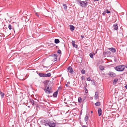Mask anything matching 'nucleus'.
<instances>
[{
	"label": "nucleus",
	"instance_id": "47",
	"mask_svg": "<svg viewBox=\"0 0 127 127\" xmlns=\"http://www.w3.org/2000/svg\"><path fill=\"white\" fill-rule=\"evenodd\" d=\"M125 87L126 89H127V84L125 86Z\"/></svg>",
	"mask_w": 127,
	"mask_h": 127
},
{
	"label": "nucleus",
	"instance_id": "55",
	"mask_svg": "<svg viewBox=\"0 0 127 127\" xmlns=\"http://www.w3.org/2000/svg\"><path fill=\"white\" fill-rule=\"evenodd\" d=\"M69 83H70L69 82H68L67 83H68V84H69Z\"/></svg>",
	"mask_w": 127,
	"mask_h": 127
},
{
	"label": "nucleus",
	"instance_id": "17",
	"mask_svg": "<svg viewBox=\"0 0 127 127\" xmlns=\"http://www.w3.org/2000/svg\"><path fill=\"white\" fill-rule=\"evenodd\" d=\"M80 5L82 7H84V1H81Z\"/></svg>",
	"mask_w": 127,
	"mask_h": 127
},
{
	"label": "nucleus",
	"instance_id": "49",
	"mask_svg": "<svg viewBox=\"0 0 127 127\" xmlns=\"http://www.w3.org/2000/svg\"><path fill=\"white\" fill-rule=\"evenodd\" d=\"M93 1L94 2H95L96 1H98L99 0H94Z\"/></svg>",
	"mask_w": 127,
	"mask_h": 127
},
{
	"label": "nucleus",
	"instance_id": "40",
	"mask_svg": "<svg viewBox=\"0 0 127 127\" xmlns=\"http://www.w3.org/2000/svg\"><path fill=\"white\" fill-rule=\"evenodd\" d=\"M87 80L88 81H91V79L90 77H89L87 78Z\"/></svg>",
	"mask_w": 127,
	"mask_h": 127
},
{
	"label": "nucleus",
	"instance_id": "38",
	"mask_svg": "<svg viewBox=\"0 0 127 127\" xmlns=\"http://www.w3.org/2000/svg\"><path fill=\"white\" fill-rule=\"evenodd\" d=\"M91 81L92 82L93 84V85H95V82L93 80H91Z\"/></svg>",
	"mask_w": 127,
	"mask_h": 127
},
{
	"label": "nucleus",
	"instance_id": "21",
	"mask_svg": "<svg viewBox=\"0 0 127 127\" xmlns=\"http://www.w3.org/2000/svg\"><path fill=\"white\" fill-rule=\"evenodd\" d=\"M60 41L58 39H55L54 40V42L56 44H58L59 43Z\"/></svg>",
	"mask_w": 127,
	"mask_h": 127
},
{
	"label": "nucleus",
	"instance_id": "16",
	"mask_svg": "<svg viewBox=\"0 0 127 127\" xmlns=\"http://www.w3.org/2000/svg\"><path fill=\"white\" fill-rule=\"evenodd\" d=\"M51 75V74L50 73H48L47 74H45L44 77H50Z\"/></svg>",
	"mask_w": 127,
	"mask_h": 127
},
{
	"label": "nucleus",
	"instance_id": "3",
	"mask_svg": "<svg viewBox=\"0 0 127 127\" xmlns=\"http://www.w3.org/2000/svg\"><path fill=\"white\" fill-rule=\"evenodd\" d=\"M50 119H44L41 120L40 123L42 125L45 126H48L50 122Z\"/></svg>",
	"mask_w": 127,
	"mask_h": 127
},
{
	"label": "nucleus",
	"instance_id": "54",
	"mask_svg": "<svg viewBox=\"0 0 127 127\" xmlns=\"http://www.w3.org/2000/svg\"><path fill=\"white\" fill-rule=\"evenodd\" d=\"M93 111H91V113H93Z\"/></svg>",
	"mask_w": 127,
	"mask_h": 127
},
{
	"label": "nucleus",
	"instance_id": "15",
	"mask_svg": "<svg viewBox=\"0 0 127 127\" xmlns=\"http://www.w3.org/2000/svg\"><path fill=\"white\" fill-rule=\"evenodd\" d=\"M38 71H37V74H38L40 76V77H44V74L45 73H38Z\"/></svg>",
	"mask_w": 127,
	"mask_h": 127
},
{
	"label": "nucleus",
	"instance_id": "41",
	"mask_svg": "<svg viewBox=\"0 0 127 127\" xmlns=\"http://www.w3.org/2000/svg\"><path fill=\"white\" fill-rule=\"evenodd\" d=\"M57 60V57H55L54 58V61H56Z\"/></svg>",
	"mask_w": 127,
	"mask_h": 127
},
{
	"label": "nucleus",
	"instance_id": "43",
	"mask_svg": "<svg viewBox=\"0 0 127 127\" xmlns=\"http://www.w3.org/2000/svg\"><path fill=\"white\" fill-rule=\"evenodd\" d=\"M72 45H73L75 44V42L74 41H72Z\"/></svg>",
	"mask_w": 127,
	"mask_h": 127
},
{
	"label": "nucleus",
	"instance_id": "20",
	"mask_svg": "<svg viewBox=\"0 0 127 127\" xmlns=\"http://www.w3.org/2000/svg\"><path fill=\"white\" fill-rule=\"evenodd\" d=\"M78 102L80 103H81L82 100V99L81 97H79L78 99Z\"/></svg>",
	"mask_w": 127,
	"mask_h": 127
},
{
	"label": "nucleus",
	"instance_id": "51",
	"mask_svg": "<svg viewBox=\"0 0 127 127\" xmlns=\"http://www.w3.org/2000/svg\"><path fill=\"white\" fill-rule=\"evenodd\" d=\"M115 18V17H112V19H114Z\"/></svg>",
	"mask_w": 127,
	"mask_h": 127
},
{
	"label": "nucleus",
	"instance_id": "6",
	"mask_svg": "<svg viewBox=\"0 0 127 127\" xmlns=\"http://www.w3.org/2000/svg\"><path fill=\"white\" fill-rule=\"evenodd\" d=\"M111 52L109 51H105L103 52V56L104 57H105L107 54H108L110 55L111 54Z\"/></svg>",
	"mask_w": 127,
	"mask_h": 127
},
{
	"label": "nucleus",
	"instance_id": "37",
	"mask_svg": "<svg viewBox=\"0 0 127 127\" xmlns=\"http://www.w3.org/2000/svg\"><path fill=\"white\" fill-rule=\"evenodd\" d=\"M106 13H111V12L110 11H109L108 9H107L106 10Z\"/></svg>",
	"mask_w": 127,
	"mask_h": 127
},
{
	"label": "nucleus",
	"instance_id": "9",
	"mask_svg": "<svg viewBox=\"0 0 127 127\" xmlns=\"http://www.w3.org/2000/svg\"><path fill=\"white\" fill-rule=\"evenodd\" d=\"M95 93V99L96 100L99 98L98 95L99 93L97 91Z\"/></svg>",
	"mask_w": 127,
	"mask_h": 127
},
{
	"label": "nucleus",
	"instance_id": "1",
	"mask_svg": "<svg viewBox=\"0 0 127 127\" xmlns=\"http://www.w3.org/2000/svg\"><path fill=\"white\" fill-rule=\"evenodd\" d=\"M49 80H46L43 82L45 88L43 89L45 93L48 94H50L53 92L52 88L51 86V83H49Z\"/></svg>",
	"mask_w": 127,
	"mask_h": 127
},
{
	"label": "nucleus",
	"instance_id": "25",
	"mask_svg": "<svg viewBox=\"0 0 127 127\" xmlns=\"http://www.w3.org/2000/svg\"><path fill=\"white\" fill-rule=\"evenodd\" d=\"M63 6L64 7V9L65 10H66L67 9V7L66 5V4H64V3H63Z\"/></svg>",
	"mask_w": 127,
	"mask_h": 127
},
{
	"label": "nucleus",
	"instance_id": "24",
	"mask_svg": "<svg viewBox=\"0 0 127 127\" xmlns=\"http://www.w3.org/2000/svg\"><path fill=\"white\" fill-rule=\"evenodd\" d=\"M84 1V7H86L87 6V5H88V2H87V1L86 0Z\"/></svg>",
	"mask_w": 127,
	"mask_h": 127
},
{
	"label": "nucleus",
	"instance_id": "53",
	"mask_svg": "<svg viewBox=\"0 0 127 127\" xmlns=\"http://www.w3.org/2000/svg\"><path fill=\"white\" fill-rule=\"evenodd\" d=\"M125 67H126L127 68V64L126 65V66H125Z\"/></svg>",
	"mask_w": 127,
	"mask_h": 127
},
{
	"label": "nucleus",
	"instance_id": "48",
	"mask_svg": "<svg viewBox=\"0 0 127 127\" xmlns=\"http://www.w3.org/2000/svg\"><path fill=\"white\" fill-rule=\"evenodd\" d=\"M116 21V20H115L114 21L113 20L112 21H113V22L114 23V22H115Z\"/></svg>",
	"mask_w": 127,
	"mask_h": 127
},
{
	"label": "nucleus",
	"instance_id": "7",
	"mask_svg": "<svg viewBox=\"0 0 127 127\" xmlns=\"http://www.w3.org/2000/svg\"><path fill=\"white\" fill-rule=\"evenodd\" d=\"M8 28L11 31H14L15 32L14 27L12 26L11 25L9 24L8 25Z\"/></svg>",
	"mask_w": 127,
	"mask_h": 127
},
{
	"label": "nucleus",
	"instance_id": "46",
	"mask_svg": "<svg viewBox=\"0 0 127 127\" xmlns=\"http://www.w3.org/2000/svg\"><path fill=\"white\" fill-rule=\"evenodd\" d=\"M82 127H87V126L85 125H82Z\"/></svg>",
	"mask_w": 127,
	"mask_h": 127
},
{
	"label": "nucleus",
	"instance_id": "2",
	"mask_svg": "<svg viewBox=\"0 0 127 127\" xmlns=\"http://www.w3.org/2000/svg\"><path fill=\"white\" fill-rule=\"evenodd\" d=\"M125 66L124 65H121L116 66L115 68V70L118 72H122L125 69Z\"/></svg>",
	"mask_w": 127,
	"mask_h": 127
},
{
	"label": "nucleus",
	"instance_id": "42",
	"mask_svg": "<svg viewBox=\"0 0 127 127\" xmlns=\"http://www.w3.org/2000/svg\"><path fill=\"white\" fill-rule=\"evenodd\" d=\"M81 79L82 80H85V77L84 76H82L81 77Z\"/></svg>",
	"mask_w": 127,
	"mask_h": 127
},
{
	"label": "nucleus",
	"instance_id": "45",
	"mask_svg": "<svg viewBox=\"0 0 127 127\" xmlns=\"http://www.w3.org/2000/svg\"><path fill=\"white\" fill-rule=\"evenodd\" d=\"M81 36L82 38V39L84 38V36L83 35H81Z\"/></svg>",
	"mask_w": 127,
	"mask_h": 127
},
{
	"label": "nucleus",
	"instance_id": "5",
	"mask_svg": "<svg viewBox=\"0 0 127 127\" xmlns=\"http://www.w3.org/2000/svg\"><path fill=\"white\" fill-rule=\"evenodd\" d=\"M108 75L111 77H114L116 76V74L114 72H109Z\"/></svg>",
	"mask_w": 127,
	"mask_h": 127
},
{
	"label": "nucleus",
	"instance_id": "8",
	"mask_svg": "<svg viewBox=\"0 0 127 127\" xmlns=\"http://www.w3.org/2000/svg\"><path fill=\"white\" fill-rule=\"evenodd\" d=\"M67 69L68 70V72L72 74L73 73V71L72 68L70 66H69L68 67Z\"/></svg>",
	"mask_w": 127,
	"mask_h": 127
},
{
	"label": "nucleus",
	"instance_id": "10",
	"mask_svg": "<svg viewBox=\"0 0 127 127\" xmlns=\"http://www.w3.org/2000/svg\"><path fill=\"white\" fill-rule=\"evenodd\" d=\"M98 115L99 116L101 115L102 114V110L100 108H99L98 110Z\"/></svg>",
	"mask_w": 127,
	"mask_h": 127
},
{
	"label": "nucleus",
	"instance_id": "27",
	"mask_svg": "<svg viewBox=\"0 0 127 127\" xmlns=\"http://www.w3.org/2000/svg\"><path fill=\"white\" fill-rule=\"evenodd\" d=\"M99 68L100 70H104V66H103L101 65H100L99 66Z\"/></svg>",
	"mask_w": 127,
	"mask_h": 127
},
{
	"label": "nucleus",
	"instance_id": "39",
	"mask_svg": "<svg viewBox=\"0 0 127 127\" xmlns=\"http://www.w3.org/2000/svg\"><path fill=\"white\" fill-rule=\"evenodd\" d=\"M86 98V97L85 96L82 99H83L82 101L83 102L84 100H85Z\"/></svg>",
	"mask_w": 127,
	"mask_h": 127
},
{
	"label": "nucleus",
	"instance_id": "33",
	"mask_svg": "<svg viewBox=\"0 0 127 127\" xmlns=\"http://www.w3.org/2000/svg\"><path fill=\"white\" fill-rule=\"evenodd\" d=\"M72 45L73 46V47L76 48H77L78 47V45H77L76 44H75L73 45Z\"/></svg>",
	"mask_w": 127,
	"mask_h": 127
},
{
	"label": "nucleus",
	"instance_id": "59",
	"mask_svg": "<svg viewBox=\"0 0 127 127\" xmlns=\"http://www.w3.org/2000/svg\"><path fill=\"white\" fill-rule=\"evenodd\" d=\"M56 47H58V46H56Z\"/></svg>",
	"mask_w": 127,
	"mask_h": 127
},
{
	"label": "nucleus",
	"instance_id": "22",
	"mask_svg": "<svg viewBox=\"0 0 127 127\" xmlns=\"http://www.w3.org/2000/svg\"><path fill=\"white\" fill-rule=\"evenodd\" d=\"M0 94L1 95V98H3L4 95V93L2 92L1 91H0Z\"/></svg>",
	"mask_w": 127,
	"mask_h": 127
},
{
	"label": "nucleus",
	"instance_id": "13",
	"mask_svg": "<svg viewBox=\"0 0 127 127\" xmlns=\"http://www.w3.org/2000/svg\"><path fill=\"white\" fill-rule=\"evenodd\" d=\"M58 93V90H57L56 92H55L53 95V96L54 97H56L57 96V94Z\"/></svg>",
	"mask_w": 127,
	"mask_h": 127
},
{
	"label": "nucleus",
	"instance_id": "28",
	"mask_svg": "<svg viewBox=\"0 0 127 127\" xmlns=\"http://www.w3.org/2000/svg\"><path fill=\"white\" fill-rule=\"evenodd\" d=\"M76 3L78 5H80V2H81V0H76L75 1Z\"/></svg>",
	"mask_w": 127,
	"mask_h": 127
},
{
	"label": "nucleus",
	"instance_id": "32",
	"mask_svg": "<svg viewBox=\"0 0 127 127\" xmlns=\"http://www.w3.org/2000/svg\"><path fill=\"white\" fill-rule=\"evenodd\" d=\"M81 73L82 74H84L85 73V71L84 69H82L81 71Z\"/></svg>",
	"mask_w": 127,
	"mask_h": 127
},
{
	"label": "nucleus",
	"instance_id": "44",
	"mask_svg": "<svg viewBox=\"0 0 127 127\" xmlns=\"http://www.w3.org/2000/svg\"><path fill=\"white\" fill-rule=\"evenodd\" d=\"M38 13H35V14L36 15V16L38 17H39V15L38 14Z\"/></svg>",
	"mask_w": 127,
	"mask_h": 127
},
{
	"label": "nucleus",
	"instance_id": "31",
	"mask_svg": "<svg viewBox=\"0 0 127 127\" xmlns=\"http://www.w3.org/2000/svg\"><path fill=\"white\" fill-rule=\"evenodd\" d=\"M57 53H58L59 54H61V51L59 49V50H58V51H57Z\"/></svg>",
	"mask_w": 127,
	"mask_h": 127
},
{
	"label": "nucleus",
	"instance_id": "11",
	"mask_svg": "<svg viewBox=\"0 0 127 127\" xmlns=\"http://www.w3.org/2000/svg\"><path fill=\"white\" fill-rule=\"evenodd\" d=\"M113 53H115L116 51V49L114 48L111 47L108 49Z\"/></svg>",
	"mask_w": 127,
	"mask_h": 127
},
{
	"label": "nucleus",
	"instance_id": "14",
	"mask_svg": "<svg viewBox=\"0 0 127 127\" xmlns=\"http://www.w3.org/2000/svg\"><path fill=\"white\" fill-rule=\"evenodd\" d=\"M30 100V102L32 105H34V101L32 99H29Z\"/></svg>",
	"mask_w": 127,
	"mask_h": 127
},
{
	"label": "nucleus",
	"instance_id": "30",
	"mask_svg": "<svg viewBox=\"0 0 127 127\" xmlns=\"http://www.w3.org/2000/svg\"><path fill=\"white\" fill-rule=\"evenodd\" d=\"M89 56L91 58H93V55L92 53H90Z\"/></svg>",
	"mask_w": 127,
	"mask_h": 127
},
{
	"label": "nucleus",
	"instance_id": "19",
	"mask_svg": "<svg viewBox=\"0 0 127 127\" xmlns=\"http://www.w3.org/2000/svg\"><path fill=\"white\" fill-rule=\"evenodd\" d=\"M118 81V79L117 78H115L114 79L113 83L114 84H116V83Z\"/></svg>",
	"mask_w": 127,
	"mask_h": 127
},
{
	"label": "nucleus",
	"instance_id": "52",
	"mask_svg": "<svg viewBox=\"0 0 127 127\" xmlns=\"http://www.w3.org/2000/svg\"><path fill=\"white\" fill-rule=\"evenodd\" d=\"M38 127H41V126L39 125H38Z\"/></svg>",
	"mask_w": 127,
	"mask_h": 127
},
{
	"label": "nucleus",
	"instance_id": "35",
	"mask_svg": "<svg viewBox=\"0 0 127 127\" xmlns=\"http://www.w3.org/2000/svg\"><path fill=\"white\" fill-rule=\"evenodd\" d=\"M106 11H104L103 13H102V15H103V16H105L106 13Z\"/></svg>",
	"mask_w": 127,
	"mask_h": 127
},
{
	"label": "nucleus",
	"instance_id": "4",
	"mask_svg": "<svg viewBox=\"0 0 127 127\" xmlns=\"http://www.w3.org/2000/svg\"><path fill=\"white\" fill-rule=\"evenodd\" d=\"M48 126L49 127H56V123L53 121L50 120V122L48 124Z\"/></svg>",
	"mask_w": 127,
	"mask_h": 127
},
{
	"label": "nucleus",
	"instance_id": "18",
	"mask_svg": "<svg viewBox=\"0 0 127 127\" xmlns=\"http://www.w3.org/2000/svg\"><path fill=\"white\" fill-rule=\"evenodd\" d=\"M69 26L70 27V29L71 31H73L74 30L75 28V27L73 26L72 25H70Z\"/></svg>",
	"mask_w": 127,
	"mask_h": 127
},
{
	"label": "nucleus",
	"instance_id": "57",
	"mask_svg": "<svg viewBox=\"0 0 127 127\" xmlns=\"http://www.w3.org/2000/svg\"><path fill=\"white\" fill-rule=\"evenodd\" d=\"M70 5V6H73L72 5V4Z\"/></svg>",
	"mask_w": 127,
	"mask_h": 127
},
{
	"label": "nucleus",
	"instance_id": "56",
	"mask_svg": "<svg viewBox=\"0 0 127 127\" xmlns=\"http://www.w3.org/2000/svg\"><path fill=\"white\" fill-rule=\"evenodd\" d=\"M75 6V5H73V7H74V6Z\"/></svg>",
	"mask_w": 127,
	"mask_h": 127
},
{
	"label": "nucleus",
	"instance_id": "12",
	"mask_svg": "<svg viewBox=\"0 0 127 127\" xmlns=\"http://www.w3.org/2000/svg\"><path fill=\"white\" fill-rule=\"evenodd\" d=\"M113 27L114 30H118V26L117 23L114 24L113 25Z\"/></svg>",
	"mask_w": 127,
	"mask_h": 127
},
{
	"label": "nucleus",
	"instance_id": "34",
	"mask_svg": "<svg viewBox=\"0 0 127 127\" xmlns=\"http://www.w3.org/2000/svg\"><path fill=\"white\" fill-rule=\"evenodd\" d=\"M101 63V61L100 60H99L98 62L97 63V64L98 66L99 65V64Z\"/></svg>",
	"mask_w": 127,
	"mask_h": 127
},
{
	"label": "nucleus",
	"instance_id": "50",
	"mask_svg": "<svg viewBox=\"0 0 127 127\" xmlns=\"http://www.w3.org/2000/svg\"><path fill=\"white\" fill-rule=\"evenodd\" d=\"M66 86H67V87H68L69 86L67 84H66L65 85Z\"/></svg>",
	"mask_w": 127,
	"mask_h": 127
},
{
	"label": "nucleus",
	"instance_id": "36",
	"mask_svg": "<svg viewBox=\"0 0 127 127\" xmlns=\"http://www.w3.org/2000/svg\"><path fill=\"white\" fill-rule=\"evenodd\" d=\"M51 56H54L55 57H56L57 56V55L56 54H52L51 55Z\"/></svg>",
	"mask_w": 127,
	"mask_h": 127
},
{
	"label": "nucleus",
	"instance_id": "29",
	"mask_svg": "<svg viewBox=\"0 0 127 127\" xmlns=\"http://www.w3.org/2000/svg\"><path fill=\"white\" fill-rule=\"evenodd\" d=\"M84 90L85 91V92L86 93H88V91L87 89L86 88L85 86L84 87Z\"/></svg>",
	"mask_w": 127,
	"mask_h": 127
},
{
	"label": "nucleus",
	"instance_id": "26",
	"mask_svg": "<svg viewBox=\"0 0 127 127\" xmlns=\"http://www.w3.org/2000/svg\"><path fill=\"white\" fill-rule=\"evenodd\" d=\"M88 119V115L87 114H86L85 117L84 118V120L85 122H86L87 121Z\"/></svg>",
	"mask_w": 127,
	"mask_h": 127
},
{
	"label": "nucleus",
	"instance_id": "58",
	"mask_svg": "<svg viewBox=\"0 0 127 127\" xmlns=\"http://www.w3.org/2000/svg\"><path fill=\"white\" fill-rule=\"evenodd\" d=\"M50 97H52V96H50Z\"/></svg>",
	"mask_w": 127,
	"mask_h": 127
},
{
	"label": "nucleus",
	"instance_id": "23",
	"mask_svg": "<svg viewBox=\"0 0 127 127\" xmlns=\"http://www.w3.org/2000/svg\"><path fill=\"white\" fill-rule=\"evenodd\" d=\"M95 105L97 106H98L101 105V103L100 102H98L95 104Z\"/></svg>",
	"mask_w": 127,
	"mask_h": 127
}]
</instances>
